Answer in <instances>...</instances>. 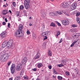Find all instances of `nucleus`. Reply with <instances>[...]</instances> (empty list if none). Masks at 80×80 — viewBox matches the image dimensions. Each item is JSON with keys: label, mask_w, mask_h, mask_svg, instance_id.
<instances>
[{"label": "nucleus", "mask_w": 80, "mask_h": 80, "mask_svg": "<svg viewBox=\"0 0 80 80\" xmlns=\"http://www.w3.org/2000/svg\"><path fill=\"white\" fill-rule=\"evenodd\" d=\"M6 46H7V48H8V41H5V42H4L2 44V47H3V48H5V47H6Z\"/></svg>", "instance_id": "obj_11"}, {"label": "nucleus", "mask_w": 80, "mask_h": 80, "mask_svg": "<svg viewBox=\"0 0 80 80\" xmlns=\"http://www.w3.org/2000/svg\"><path fill=\"white\" fill-rule=\"evenodd\" d=\"M60 32L59 31L58 32L56 35L57 37H58V35H60Z\"/></svg>", "instance_id": "obj_34"}, {"label": "nucleus", "mask_w": 80, "mask_h": 80, "mask_svg": "<svg viewBox=\"0 0 80 80\" xmlns=\"http://www.w3.org/2000/svg\"><path fill=\"white\" fill-rule=\"evenodd\" d=\"M46 48V46H45L42 45V48L43 49H45Z\"/></svg>", "instance_id": "obj_50"}, {"label": "nucleus", "mask_w": 80, "mask_h": 80, "mask_svg": "<svg viewBox=\"0 0 80 80\" xmlns=\"http://www.w3.org/2000/svg\"><path fill=\"white\" fill-rule=\"evenodd\" d=\"M5 21L6 22H8V20H7V18H5Z\"/></svg>", "instance_id": "obj_56"}, {"label": "nucleus", "mask_w": 80, "mask_h": 80, "mask_svg": "<svg viewBox=\"0 0 80 80\" xmlns=\"http://www.w3.org/2000/svg\"><path fill=\"white\" fill-rule=\"evenodd\" d=\"M7 12L8 11L7 10H3V12Z\"/></svg>", "instance_id": "obj_52"}, {"label": "nucleus", "mask_w": 80, "mask_h": 80, "mask_svg": "<svg viewBox=\"0 0 80 80\" xmlns=\"http://www.w3.org/2000/svg\"><path fill=\"white\" fill-rule=\"evenodd\" d=\"M4 57V61H7L8 60V58L10 55H8V54H6L4 55H3Z\"/></svg>", "instance_id": "obj_8"}, {"label": "nucleus", "mask_w": 80, "mask_h": 80, "mask_svg": "<svg viewBox=\"0 0 80 80\" xmlns=\"http://www.w3.org/2000/svg\"><path fill=\"white\" fill-rule=\"evenodd\" d=\"M80 15V13L77 12V13L76 16L77 17H78V16H79V15Z\"/></svg>", "instance_id": "obj_37"}, {"label": "nucleus", "mask_w": 80, "mask_h": 80, "mask_svg": "<svg viewBox=\"0 0 80 80\" xmlns=\"http://www.w3.org/2000/svg\"><path fill=\"white\" fill-rule=\"evenodd\" d=\"M66 75H70L69 74H70V72H66Z\"/></svg>", "instance_id": "obj_39"}, {"label": "nucleus", "mask_w": 80, "mask_h": 80, "mask_svg": "<svg viewBox=\"0 0 80 80\" xmlns=\"http://www.w3.org/2000/svg\"><path fill=\"white\" fill-rule=\"evenodd\" d=\"M77 5V4L76 2L73 3L70 8L71 10H73L76 9Z\"/></svg>", "instance_id": "obj_4"}, {"label": "nucleus", "mask_w": 80, "mask_h": 80, "mask_svg": "<svg viewBox=\"0 0 80 80\" xmlns=\"http://www.w3.org/2000/svg\"><path fill=\"white\" fill-rule=\"evenodd\" d=\"M12 5L14 7H16V3H15V2H13L12 3Z\"/></svg>", "instance_id": "obj_32"}, {"label": "nucleus", "mask_w": 80, "mask_h": 80, "mask_svg": "<svg viewBox=\"0 0 80 80\" xmlns=\"http://www.w3.org/2000/svg\"><path fill=\"white\" fill-rule=\"evenodd\" d=\"M8 13V12H6V13H5L4 12H3L2 13V14L3 15H6V14Z\"/></svg>", "instance_id": "obj_54"}, {"label": "nucleus", "mask_w": 80, "mask_h": 80, "mask_svg": "<svg viewBox=\"0 0 80 80\" xmlns=\"http://www.w3.org/2000/svg\"><path fill=\"white\" fill-rule=\"evenodd\" d=\"M9 80H13V78H9Z\"/></svg>", "instance_id": "obj_62"}, {"label": "nucleus", "mask_w": 80, "mask_h": 80, "mask_svg": "<svg viewBox=\"0 0 80 80\" xmlns=\"http://www.w3.org/2000/svg\"><path fill=\"white\" fill-rule=\"evenodd\" d=\"M11 63H12V61L9 62L7 63L8 66H9L10 65Z\"/></svg>", "instance_id": "obj_28"}, {"label": "nucleus", "mask_w": 80, "mask_h": 80, "mask_svg": "<svg viewBox=\"0 0 80 80\" xmlns=\"http://www.w3.org/2000/svg\"><path fill=\"white\" fill-rule=\"evenodd\" d=\"M32 70L33 71H34V72H36V71H37V69L36 68L32 69Z\"/></svg>", "instance_id": "obj_47"}, {"label": "nucleus", "mask_w": 80, "mask_h": 80, "mask_svg": "<svg viewBox=\"0 0 80 80\" xmlns=\"http://www.w3.org/2000/svg\"><path fill=\"white\" fill-rule=\"evenodd\" d=\"M58 66H59V67H62L64 66V64H61L58 65Z\"/></svg>", "instance_id": "obj_29"}, {"label": "nucleus", "mask_w": 80, "mask_h": 80, "mask_svg": "<svg viewBox=\"0 0 80 80\" xmlns=\"http://www.w3.org/2000/svg\"><path fill=\"white\" fill-rule=\"evenodd\" d=\"M29 3H30L29 2H24V5L26 9H28L30 8V5H29Z\"/></svg>", "instance_id": "obj_12"}, {"label": "nucleus", "mask_w": 80, "mask_h": 80, "mask_svg": "<svg viewBox=\"0 0 80 80\" xmlns=\"http://www.w3.org/2000/svg\"><path fill=\"white\" fill-rule=\"evenodd\" d=\"M62 78H63L62 76H58V79L59 80H62Z\"/></svg>", "instance_id": "obj_22"}, {"label": "nucleus", "mask_w": 80, "mask_h": 80, "mask_svg": "<svg viewBox=\"0 0 80 80\" xmlns=\"http://www.w3.org/2000/svg\"><path fill=\"white\" fill-rule=\"evenodd\" d=\"M4 58L3 55H1L0 54V60H2Z\"/></svg>", "instance_id": "obj_20"}, {"label": "nucleus", "mask_w": 80, "mask_h": 80, "mask_svg": "<svg viewBox=\"0 0 80 80\" xmlns=\"http://www.w3.org/2000/svg\"><path fill=\"white\" fill-rule=\"evenodd\" d=\"M27 58L26 57H25L22 61V65H24L25 63H27Z\"/></svg>", "instance_id": "obj_10"}, {"label": "nucleus", "mask_w": 80, "mask_h": 80, "mask_svg": "<svg viewBox=\"0 0 80 80\" xmlns=\"http://www.w3.org/2000/svg\"><path fill=\"white\" fill-rule=\"evenodd\" d=\"M23 28V26L22 24H20L18 26L19 29L14 34V36L17 38H20L23 36V33L22 32V29Z\"/></svg>", "instance_id": "obj_1"}, {"label": "nucleus", "mask_w": 80, "mask_h": 80, "mask_svg": "<svg viewBox=\"0 0 80 80\" xmlns=\"http://www.w3.org/2000/svg\"><path fill=\"white\" fill-rule=\"evenodd\" d=\"M41 16L42 18H45V17H46V13H45V12H43L42 13V15H41Z\"/></svg>", "instance_id": "obj_15"}, {"label": "nucleus", "mask_w": 80, "mask_h": 80, "mask_svg": "<svg viewBox=\"0 0 80 80\" xmlns=\"http://www.w3.org/2000/svg\"><path fill=\"white\" fill-rule=\"evenodd\" d=\"M15 65L14 64H13L11 67V71L12 74H13L15 73Z\"/></svg>", "instance_id": "obj_5"}, {"label": "nucleus", "mask_w": 80, "mask_h": 80, "mask_svg": "<svg viewBox=\"0 0 80 80\" xmlns=\"http://www.w3.org/2000/svg\"><path fill=\"white\" fill-rule=\"evenodd\" d=\"M20 13V12H17L16 13V15H17V16L18 17V16H19V14Z\"/></svg>", "instance_id": "obj_40"}, {"label": "nucleus", "mask_w": 80, "mask_h": 80, "mask_svg": "<svg viewBox=\"0 0 80 80\" xmlns=\"http://www.w3.org/2000/svg\"><path fill=\"white\" fill-rule=\"evenodd\" d=\"M61 6H62L63 8H68V7H69V4L64 2L61 3Z\"/></svg>", "instance_id": "obj_6"}, {"label": "nucleus", "mask_w": 80, "mask_h": 80, "mask_svg": "<svg viewBox=\"0 0 80 80\" xmlns=\"http://www.w3.org/2000/svg\"><path fill=\"white\" fill-rule=\"evenodd\" d=\"M50 32H45L42 33L41 34V36L43 37H47V36H49V35H50Z\"/></svg>", "instance_id": "obj_3"}, {"label": "nucleus", "mask_w": 80, "mask_h": 80, "mask_svg": "<svg viewBox=\"0 0 80 80\" xmlns=\"http://www.w3.org/2000/svg\"><path fill=\"white\" fill-rule=\"evenodd\" d=\"M57 25H58V26H59V27H60V26H61V24L58 22H57Z\"/></svg>", "instance_id": "obj_43"}, {"label": "nucleus", "mask_w": 80, "mask_h": 80, "mask_svg": "<svg viewBox=\"0 0 80 80\" xmlns=\"http://www.w3.org/2000/svg\"><path fill=\"white\" fill-rule=\"evenodd\" d=\"M22 65L20 64L18 65L17 66L16 68V70L17 71H20V70H21Z\"/></svg>", "instance_id": "obj_7"}, {"label": "nucleus", "mask_w": 80, "mask_h": 80, "mask_svg": "<svg viewBox=\"0 0 80 80\" xmlns=\"http://www.w3.org/2000/svg\"><path fill=\"white\" fill-rule=\"evenodd\" d=\"M17 78H18V79H20V77L19 76H18L17 77Z\"/></svg>", "instance_id": "obj_63"}, {"label": "nucleus", "mask_w": 80, "mask_h": 80, "mask_svg": "<svg viewBox=\"0 0 80 80\" xmlns=\"http://www.w3.org/2000/svg\"><path fill=\"white\" fill-rule=\"evenodd\" d=\"M2 25H6V22H2Z\"/></svg>", "instance_id": "obj_51"}, {"label": "nucleus", "mask_w": 80, "mask_h": 80, "mask_svg": "<svg viewBox=\"0 0 80 80\" xmlns=\"http://www.w3.org/2000/svg\"><path fill=\"white\" fill-rule=\"evenodd\" d=\"M48 67L49 69H52V66L51 65L48 66Z\"/></svg>", "instance_id": "obj_48"}, {"label": "nucleus", "mask_w": 80, "mask_h": 80, "mask_svg": "<svg viewBox=\"0 0 80 80\" xmlns=\"http://www.w3.org/2000/svg\"><path fill=\"white\" fill-rule=\"evenodd\" d=\"M5 53H6V51L5 50H4L3 51H2L0 53V54L1 55H4L5 54Z\"/></svg>", "instance_id": "obj_16"}, {"label": "nucleus", "mask_w": 80, "mask_h": 80, "mask_svg": "<svg viewBox=\"0 0 80 80\" xmlns=\"http://www.w3.org/2000/svg\"><path fill=\"white\" fill-rule=\"evenodd\" d=\"M24 8V6H23V5H21L20 6V8L21 10H23V8Z\"/></svg>", "instance_id": "obj_25"}, {"label": "nucleus", "mask_w": 80, "mask_h": 80, "mask_svg": "<svg viewBox=\"0 0 80 80\" xmlns=\"http://www.w3.org/2000/svg\"><path fill=\"white\" fill-rule=\"evenodd\" d=\"M30 0H25L24 2H26L27 3H30Z\"/></svg>", "instance_id": "obj_36"}, {"label": "nucleus", "mask_w": 80, "mask_h": 80, "mask_svg": "<svg viewBox=\"0 0 80 80\" xmlns=\"http://www.w3.org/2000/svg\"><path fill=\"white\" fill-rule=\"evenodd\" d=\"M48 54L49 56H52V52L50 51H49L48 52Z\"/></svg>", "instance_id": "obj_26"}, {"label": "nucleus", "mask_w": 80, "mask_h": 80, "mask_svg": "<svg viewBox=\"0 0 80 80\" xmlns=\"http://www.w3.org/2000/svg\"><path fill=\"white\" fill-rule=\"evenodd\" d=\"M24 79H25V80H27L28 79V77L26 76H24Z\"/></svg>", "instance_id": "obj_35"}, {"label": "nucleus", "mask_w": 80, "mask_h": 80, "mask_svg": "<svg viewBox=\"0 0 80 80\" xmlns=\"http://www.w3.org/2000/svg\"><path fill=\"white\" fill-rule=\"evenodd\" d=\"M65 62L64 60H62L61 61V64H64V65H65Z\"/></svg>", "instance_id": "obj_30"}, {"label": "nucleus", "mask_w": 80, "mask_h": 80, "mask_svg": "<svg viewBox=\"0 0 80 80\" xmlns=\"http://www.w3.org/2000/svg\"><path fill=\"white\" fill-rule=\"evenodd\" d=\"M13 43V40H10L8 42V48H10L12 46Z\"/></svg>", "instance_id": "obj_2"}, {"label": "nucleus", "mask_w": 80, "mask_h": 80, "mask_svg": "<svg viewBox=\"0 0 80 80\" xmlns=\"http://www.w3.org/2000/svg\"><path fill=\"white\" fill-rule=\"evenodd\" d=\"M23 12L24 13H25V15L27 14V11L26 10L24 9L23 10Z\"/></svg>", "instance_id": "obj_38"}, {"label": "nucleus", "mask_w": 80, "mask_h": 80, "mask_svg": "<svg viewBox=\"0 0 80 80\" xmlns=\"http://www.w3.org/2000/svg\"><path fill=\"white\" fill-rule=\"evenodd\" d=\"M43 66V64L41 63H39L38 65V68H40L41 67Z\"/></svg>", "instance_id": "obj_18"}, {"label": "nucleus", "mask_w": 80, "mask_h": 80, "mask_svg": "<svg viewBox=\"0 0 80 80\" xmlns=\"http://www.w3.org/2000/svg\"><path fill=\"white\" fill-rule=\"evenodd\" d=\"M53 72H54V73H55V74H58V73H57V72L55 70H53Z\"/></svg>", "instance_id": "obj_45"}, {"label": "nucleus", "mask_w": 80, "mask_h": 80, "mask_svg": "<svg viewBox=\"0 0 80 80\" xmlns=\"http://www.w3.org/2000/svg\"><path fill=\"white\" fill-rule=\"evenodd\" d=\"M74 70L76 73H77V74H78V70L77 69H74Z\"/></svg>", "instance_id": "obj_33"}, {"label": "nucleus", "mask_w": 80, "mask_h": 80, "mask_svg": "<svg viewBox=\"0 0 80 80\" xmlns=\"http://www.w3.org/2000/svg\"><path fill=\"white\" fill-rule=\"evenodd\" d=\"M58 15L56 13H54V16H57Z\"/></svg>", "instance_id": "obj_59"}, {"label": "nucleus", "mask_w": 80, "mask_h": 80, "mask_svg": "<svg viewBox=\"0 0 80 80\" xmlns=\"http://www.w3.org/2000/svg\"><path fill=\"white\" fill-rule=\"evenodd\" d=\"M51 27H55V23L52 22L50 25Z\"/></svg>", "instance_id": "obj_23"}, {"label": "nucleus", "mask_w": 80, "mask_h": 80, "mask_svg": "<svg viewBox=\"0 0 80 80\" xmlns=\"http://www.w3.org/2000/svg\"><path fill=\"white\" fill-rule=\"evenodd\" d=\"M32 37L33 38H36V35L35 33H33L32 34Z\"/></svg>", "instance_id": "obj_31"}, {"label": "nucleus", "mask_w": 80, "mask_h": 80, "mask_svg": "<svg viewBox=\"0 0 80 80\" xmlns=\"http://www.w3.org/2000/svg\"><path fill=\"white\" fill-rule=\"evenodd\" d=\"M36 80H40V79L38 78H37L36 79Z\"/></svg>", "instance_id": "obj_64"}, {"label": "nucleus", "mask_w": 80, "mask_h": 80, "mask_svg": "<svg viewBox=\"0 0 80 80\" xmlns=\"http://www.w3.org/2000/svg\"><path fill=\"white\" fill-rule=\"evenodd\" d=\"M3 7H7V6H6V5H3Z\"/></svg>", "instance_id": "obj_61"}, {"label": "nucleus", "mask_w": 80, "mask_h": 80, "mask_svg": "<svg viewBox=\"0 0 80 80\" xmlns=\"http://www.w3.org/2000/svg\"><path fill=\"white\" fill-rule=\"evenodd\" d=\"M76 20L78 23H79V24H80V18H79V17H77Z\"/></svg>", "instance_id": "obj_19"}, {"label": "nucleus", "mask_w": 80, "mask_h": 80, "mask_svg": "<svg viewBox=\"0 0 80 80\" xmlns=\"http://www.w3.org/2000/svg\"><path fill=\"white\" fill-rule=\"evenodd\" d=\"M72 27H77V26L76 25H72Z\"/></svg>", "instance_id": "obj_46"}, {"label": "nucleus", "mask_w": 80, "mask_h": 80, "mask_svg": "<svg viewBox=\"0 0 80 80\" xmlns=\"http://www.w3.org/2000/svg\"><path fill=\"white\" fill-rule=\"evenodd\" d=\"M20 75H22L23 74V71H21L20 73Z\"/></svg>", "instance_id": "obj_55"}, {"label": "nucleus", "mask_w": 80, "mask_h": 80, "mask_svg": "<svg viewBox=\"0 0 80 80\" xmlns=\"http://www.w3.org/2000/svg\"><path fill=\"white\" fill-rule=\"evenodd\" d=\"M10 23H8V27H10Z\"/></svg>", "instance_id": "obj_58"}, {"label": "nucleus", "mask_w": 80, "mask_h": 80, "mask_svg": "<svg viewBox=\"0 0 80 80\" xmlns=\"http://www.w3.org/2000/svg\"><path fill=\"white\" fill-rule=\"evenodd\" d=\"M62 38H61V40L59 42V43H62Z\"/></svg>", "instance_id": "obj_53"}, {"label": "nucleus", "mask_w": 80, "mask_h": 80, "mask_svg": "<svg viewBox=\"0 0 80 80\" xmlns=\"http://www.w3.org/2000/svg\"><path fill=\"white\" fill-rule=\"evenodd\" d=\"M63 11H58V15H62L63 14Z\"/></svg>", "instance_id": "obj_24"}, {"label": "nucleus", "mask_w": 80, "mask_h": 80, "mask_svg": "<svg viewBox=\"0 0 80 80\" xmlns=\"http://www.w3.org/2000/svg\"><path fill=\"white\" fill-rule=\"evenodd\" d=\"M45 38H44L43 39V40H47V36L46 37H45Z\"/></svg>", "instance_id": "obj_49"}, {"label": "nucleus", "mask_w": 80, "mask_h": 80, "mask_svg": "<svg viewBox=\"0 0 80 80\" xmlns=\"http://www.w3.org/2000/svg\"><path fill=\"white\" fill-rule=\"evenodd\" d=\"M62 22L64 25H68L69 24V21L67 20H63Z\"/></svg>", "instance_id": "obj_9"}, {"label": "nucleus", "mask_w": 80, "mask_h": 80, "mask_svg": "<svg viewBox=\"0 0 80 80\" xmlns=\"http://www.w3.org/2000/svg\"><path fill=\"white\" fill-rule=\"evenodd\" d=\"M73 37H75V38H78V36H77V34L75 33L73 35Z\"/></svg>", "instance_id": "obj_27"}, {"label": "nucleus", "mask_w": 80, "mask_h": 80, "mask_svg": "<svg viewBox=\"0 0 80 80\" xmlns=\"http://www.w3.org/2000/svg\"><path fill=\"white\" fill-rule=\"evenodd\" d=\"M68 3V4H69H69H70V3H71V2H70V1H69Z\"/></svg>", "instance_id": "obj_60"}, {"label": "nucleus", "mask_w": 80, "mask_h": 80, "mask_svg": "<svg viewBox=\"0 0 80 80\" xmlns=\"http://www.w3.org/2000/svg\"><path fill=\"white\" fill-rule=\"evenodd\" d=\"M46 42H44L43 43L42 46H46Z\"/></svg>", "instance_id": "obj_44"}, {"label": "nucleus", "mask_w": 80, "mask_h": 80, "mask_svg": "<svg viewBox=\"0 0 80 80\" xmlns=\"http://www.w3.org/2000/svg\"><path fill=\"white\" fill-rule=\"evenodd\" d=\"M40 53L39 52H38L37 54V55L35 57L34 59H37L38 58H40Z\"/></svg>", "instance_id": "obj_13"}, {"label": "nucleus", "mask_w": 80, "mask_h": 80, "mask_svg": "<svg viewBox=\"0 0 80 80\" xmlns=\"http://www.w3.org/2000/svg\"><path fill=\"white\" fill-rule=\"evenodd\" d=\"M76 35H77V36H78V37H79L80 36V33H76Z\"/></svg>", "instance_id": "obj_41"}, {"label": "nucleus", "mask_w": 80, "mask_h": 80, "mask_svg": "<svg viewBox=\"0 0 80 80\" xmlns=\"http://www.w3.org/2000/svg\"><path fill=\"white\" fill-rule=\"evenodd\" d=\"M78 42V41H76L73 42V43L71 45V47H73V46H74V45H75V44L76 43H77V42Z\"/></svg>", "instance_id": "obj_17"}, {"label": "nucleus", "mask_w": 80, "mask_h": 80, "mask_svg": "<svg viewBox=\"0 0 80 80\" xmlns=\"http://www.w3.org/2000/svg\"><path fill=\"white\" fill-rule=\"evenodd\" d=\"M50 16L51 17H54V13L52 12H50L49 14Z\"/></svg>", "instance_id": "obj_21"}, {"label": "nucleus", "mask_w": 80, "mask_h": 80, "mask_svg": "<svg viewBox=\"0 0 80 80\" xmlns=\"http://www.w3.org/2000/svg\"><path fill=\"white\" fill-rule=\"evenodd\" d=\"M27 34H28V35H30V32L28 30L27 32Z\"/></svg>", "instance_id": "obj_42"}, {"label": "nucleus", "mask_w": 80, "mask_h": 80, "mask_svg": "<svg viewBox=\"0 0 80 80\" xmlns=\"http://www.w3.org/2000/svg\"><path fill=\"white\" fill-rule=\"evenodd\" d=\"M1 36L2 38H5V37H6V35L5 34V32H3L2 33H1Z\"/></svg>", "instance_id": "obj_14"}, {"label": "nucleus", "mask_w": 80, "mask_h": 80, "mask_svg": "<svg viewBox=\"0 0 80 80\" xmlns=\"http://www.w3.org/2000/svg\"><path fill=\"white\" fill-rule=\"evenodd\" d=\"M55 13L56 14H57V15H58V11H56V12H55Z\"/></svg>", "instance_id": "obj_57"}]
</instances>
